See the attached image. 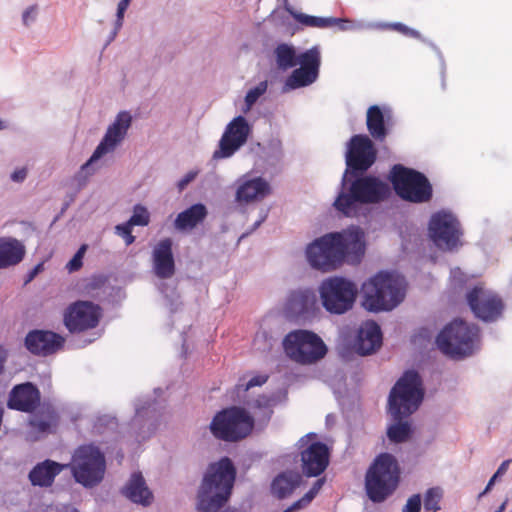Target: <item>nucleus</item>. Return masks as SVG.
<instances>
[{
  "label": "nucleus",
  "instance_id": "obj_1",
  "mask_svg": "<svg viewBox=\"0 0 512 512\" xmlns=\"http://www.w3.org/2000/svg\"><path fill=\"white\" fill-rule=\"evenodd\" d=\"M364 253V232L358 227L327 233L306 249L310 265L323 272L333 271L344 262L359 263Z\"/></svg>",
  "mask_w": 512,
  "mask_h": 512
},
{
  "label": "nucleus",
  "instance_id": "obj_2",
  "mask_svg": "<svg viewBox=\"0 0 512 512\" xmlns=\"http://www.w3.org/2000/svg\"><path fill=\"white\" fill-rule=\"evenodd\" d=\"M423 396L422 380L416 371H406L395 383L388 399L389 412L395 421L387 428V437L391 442L398 444L410 439L411 424L403 419L418 409Z\"/></svg>",
  "mask_w": 512,
  "mask_h": 512
},
{
  "label": "nucleus",
  "instance_id": "obj_3",
  "mask_svg": "<svg viewBox=\"0 0 512 512\" xmlns=\"http://www.w3.org/2000/svg\"><path fill=\"white\" fill-rule=\"evenodd\" d=\"M235 479L236 469L230 458L211 463L197 492V510L218 512L230 499Z\"/></svg>",
  "mask_w": 512,
  "mask_h": 512
},
{
  "label": "nucleus",
  "instance_id": "obj_4",
  "mask_svg": "<svg viewBox=\"0 0 512 512\" xmlns=\"http://www.w3.org/2000/svg\"><path fill=\"white\" fill-rule=\"evenodd\" d=\"M275 56L277 66L281 70L285 71L299 65L285 81L289 89L307 87L317 80L321 65V52L318 46L297 54L293 46L283 43L276 47Z\"/></svg>",
  "mask_w": 512,
  "mask_h": 512
},
{
  "label": "nucleus",
  "instance_id": "obj_5",
  "mask_svg": "<svg viewBox=\"0 0 512 512\" xmlns=\"http://www.w3.org/2000/svg\"><path fill=\"white\" fill-rule=\"evenodd\" d=\"M363 307L370 312L389 311L405 296V282L400 276L380 272L363 284Z\"/></svg>",
  "mask_w": 512,
  "mask_h": 512
},
{
  "label": "nucleus",
  "instance_id": "obj_6",
  "mask_svg": "<svg viewBox=\"0 0 512 512\" xmlns=\"http://www.w3.org/2000/svg\"><path fill=\"white\" fill-rule=\"evenodd\" d=\"M391 195L388 183L376 176L365 175L356 178L349 192H341L334 201V207L348 217L357 213V203L376 204L387 200Z\"/></svg>",
  "mask_w": 512,
  "mask_h": 512
},
{
  "label": "nucleus",
  "instance_id": "obj_7",
  "mask_svg": "<svg viewBox=\"0 0 512 512\" xmlns=\"http://www.w3.org/2000/svg\"><path fill=\"white\" fill-rule=\"evenodd\" d=\"M400 470L396 458L389 453L378 455L365 475V489L369 499L379 503L398 486Z\"/></svg>",
  "mask_w": 512,
  "mask_h": 512
},
{
  "label": "nucleus",
  "instance_id": "obj_8",
  "mask_svg": "<svg viewBox=\"0 0 512 512\" xmlns=\"http://www.w3.org/2000/svg\"><path fill=\"white\" fill-rule=\"evenodd\" d=\"M479 340V329L474 324L455 319L446 325L436 338L439 350L453 359L470 356Z\"/></svg>",
  "mask_w": 512,
  "mask_h": 512
},
{
  "label": "nucleus",
  "instance_id": "obj_9",
  "mask_svg": "<svg viewBox=\"0 0 512 512\" xmlns=\"http://www.w3.org/2000/svg\"><path fill=\"white\" fill-rule=\"evenodd\" d=\"M254 424L253 416L245 408L230 406L214 415L209 429L218 440L238 442L251 434Z\"/></svg>",
  "mask_w": 512,
  "mask_h": 512
},
{
  "label": "nucleus",
  "instance_id": "obj_10",
  "mask_svg": "<svg viewBox=\"0 0 512 512\" xmlns=\"http://www.w3.org/2000/svg\"><path fill=\"white\" fill-rule=\"evenodd\" d=\"M285 355L300 365H312L327 354V346L319 335L305 329L290 331L282 340Z\"/></svg>",
  "mask_w": 512,
  "mask_h": 512
},
{
  "label": "nucleus",
  "instance_id": "obj_11",
  "mask_svg": "<svg viewBox=\"0 0 512 512\" xmlns=\"http://www.w3.org/2000/svg\"><path fill=\"white\" fill-rule=\"evenodd\" d=\"M76 482L92 488L104 478L106 460L100 449L93 444H84L75 449L68 465Z\"/></svg>",
  "mask_w": 512,
  "mask_h": 512
},
{
  "label": "nucleus",
  "instance_id": "obj_12",
  "mask_svg": "<svg viewBox=\"0 0 512 512\" xmlns=\"http://www.w3.org/2000/svg\"><path fill=\"white\" fill-rule=\"evenodd\" d=\"M389 179L397 195L404 200L424 203L432 198V186L421 172L397 164L393 166Z\"/></svg>",
  "mask_w": 512,
  "mask_h": 512
},
{
  "label": "nucleus",
  "instance_id": "obj_13",
  "mask_svg": "<svg viewBox=\"0 0 512 512\" xmlns=\"http://www.w3.org/2000/svg\"><path fill=\"white\" fill-rule=\"evenodd\" d=\"M319 293L323 307L332 314L340 315L353 307L358 288L352 281L334 276L322 281Z\"/></svg>",
  "mask_w": 512,
  "mask_h": 512
},
{
  "label": "nucleus",
  "instance_id": "obj_14",
  "mask_svg": "<svg viewBox=\"0 0 512 512\" xmlns=\"http://www.w3.org/2000/svg\"><path fill=\"white\" fill-rule=\"evenodd\" d=\"M428 233L433 243L441 250L452 251L462 245V230L458 219L450 212L438 211L429 221Z\"/></svg>",
  "mask_w": 512,
  "mask_h": 512
},
{
  "label": "nucleus",
  "instance_id": "obj_15",
  "mask_svg": "<svg viewBox=\"0 0 512 512\" xmlns=\"http://www.w3.org/2000/svg\"><path fill=\"white\" fill-rule=\"evenodd\" d=\"M102 309L91 301L78 300L65 310L63 322L70 333H82L98 326Z\"/></svg>",
  "mask_w": 512,
  "mask_h": 512
},
{
  "label": "nucleus",
  "instance_id": "obj_16",
  "mask_svg": "<svg viewBox=\"0 0 512 512\" xmlns=\"http://www.w3.org/2000/svg\"><path fill=\"white\" fill-rule=\"evenodd\" d=\"M377 159V149L372 140L364 134L353 135L345 155L346 165L352 175L366 172Z\"/></svg>",
  "mask_w": 512,
  "mask_h": 512
},
{
  "label": "nucleus",
  "instance_id": "obj_17",
  "mask_svg": "<svg viewBox=\"0 0 512 512\" xmlns=\"http://www.w3.org/2000/svg\"><path fill=\"white\" fill-rule=\"evenodd\" d=\"M466 299L475 317L485 322L496 321L504 310L501 297L481 285L468 291Z\"/></svg>",
  "mask_w": 512,
  "mask_h": 512
},
{
  "label": "nucleus",
  "instance_id": "obj_18",
  "mask_svg": "<svg viewBox=\"0 0 512 512\" xmlns=\"http://www.w3.org/2000/svg\"><path fill=\"white\" fill-rule=\"evenodd\" d=\"M251 133V127L244 116L235 117L225 128L219 141V149L213 153L214 159L231 157L246 142Z\"/></svg>",
  "mask_w": 512,
  "mask_h": 512
},
{
  "label": "nucleus",
  "instance_id": "obj_19",
  "mask_svg": "<svg viewBox=\"0 0 512 512\" xmlns=\"http://www.w3.org/2000/svg\"><path fill=\"white\" fill-rule=\"evenodd\" d=\"M132 117L126 112H120L115 121L108 127L102 141L96 147L90 159L82 166V169L88 167L92 162L98 160L103 155L113 151L115 147L124 139L131 125Z\"/></svg>",
  "mask_w": 512,
  "mask_h": 512
},
{
  "label": "nucleus",
  "instance_id": "obj_20",
  "mask_svg": "<svg viewBox=\"0 0 512 512\" xmlns=\"http://www.w3.org/2000/svg\"><path fill=\"white\" fill-rule=\"evenodd\" d=\"M317 308L316 294L312 289L299 288L289 292L283 311L292 320L306 319L313 315Z\"/></svg>",
  "mask_w": 512,
  "mask_h": 512
},
{
  "label": "nucleus",
  "instance_id": "obj_21",
  "mask_svg": "<svg viewBox=\"0 0 512 512\" xmlns=\"http://www.w3.org/2000/svg\"><path fill=\"white\" fill-rule=\"evenodd\" d=\"M65 339L52 331L33 330L25 337V346L29 352L38 356L54 354L64 345Z\"/></svg>",
  "mask_w": 512,
  "mask_h": 512
},
{
  "label": "nucleus",
  "instance_id": "obj_22",
  "mask_svg": "<svg viewBox=\"0 0 512 512\" xmlns=\"http://www.w3.org/2000/svg\"><path fill=\"white\" fill-rule=\"evenodd\" d=\"M302 471L308 477H316L329 464V450L322 442H313L301 451Z\"/></svg>",
  "mask_w": 512,
  "mask_h": 512
},
{
  "label": "nucleus",
  "instance_id": "obj_23",
  "mask_svg": "<svg viewBox=\"0 0 512 512\" xmlns=\"http://www.w3.org/2000/svg\"><path fill=\"white\" fill-rule=\"evenodd\" d=\"M40 391L31 382L18 384L9 394L8 407L21 412H33L40 403Z\"/></svg>",
  "mask_w": 512,
  "mask_h": 512
},
{
  "label": "nucleus",
  "instance_id": "obj_24",
  "mask_svg": "<svg viewBox=\"0 0 512 512\" xmlns=\"http://www.w3.org/2000/svg\"><path fill=\"white\" fill-rule=\"evenodd\" d=\"M171 238L160 240L152 252L153 270L160 279H169L175 274V261Z\"/></svg>",
  "mask_w": 512,
  "mask_h": 512
},
{
  "label": "nucleus",
  "instance_id": "obj_25",
  "mask_svg": "<svg viewBox=\"0 0 512 512\" xmlns=\"http://www.w3.org/2000/svg\"><path fill=\"white\" fill-rule=\"evenodd\" d=\"M382 332L380 326L374 321L364 322L359 330L355 342V350L360 355H370L381 347Z\"/></svg>",
  "mask_w": 512,
  "mask_h": 512
},
{
  "label": "nucleus",
  "instance_id": "obj_26",
  "mask_svg": "<svg viewBox=\"0 0 512 512\" xmlns=\"http://www.w3.org/2000/svg\"><path fill=\"white\" fill-rule=\"evenodd\" d=\"M121 493L131 502L147 507L153 503L154 495L146 484L141 472H134Z\"/></svg>",
  "mask_w": 512,
  "mask_h": 512
},
{
  "label": "nucleus",
  "instance_id": "obj_27",
  "mask_svg": "<svg viewBox=\"0 0 512 512\" xmlns=\"http://www.w3.org/2000/svg\"><path fill=\"white\" fill-rule=\"evenodd\" d=\"M65 467L66 465L47 459L33 467L28 477L33 486L50 487Z\"/></svg>",
  "mask_w": 512,
  "mask_h": 512
},
{
  "label": "nucleus",
  "instance_id": "obj_28",
  "mask_svg": "<svg viewBox=\"0 0 512 512\" xmlns=\"http://www.w3.org/2000/svg\"><path fill=\"white\" fill-rule=\"evenodd\" d=\"M270 192L269 184L261 177L245 181L237 190L236 198L239 202H251L262 199Z\"/></svg>",
  "mask_w": 512,
  "mask_h": 512
},
{
  "label": "nucleus",
  "instance_id": "obj_29",
  "mask_svg": "<svg viewBox=\"0 0 512 512\" xmlns=\"http://www.w3.org/2000/svg\"><path fill=\"white\" fill-rule=\"evenodd\" d=\"M207 213L204 204H194L177 215L174 226L180 231L194 229L198 224L204 221Z\"/></svg>",
  "mask_w": 512,
  "mask_h": 512
},
{
  "label": "nucleus",
  "instance_id": "obj_30",
  "mask_svg": "<svg viewBox=\"0 0 512 512\" xmlns=\"http://www.w3.org/2000/svg\"><path fill=\"white\" fill-rule=\"evenodd\" d=\"M302 480L298 472L286 471L279 474L271 484V491L279 499L288 497L300 485Z\"/></svg>",
  "mask_w": 512,
  "mask_h": 512
},
{
  "label": "nucleus",
  "instance_id": "obj_31",
  "mask_svg": "<svg viewBox=\"0 0 512 512\" xmlns=\"http://www.w3.org/2000/svg\"><path fill=\"white\" fill-rule=\"evenodd\" d=\"M25 255L24 246L16 239H0V268L18 264Z\"/></svg>",
  "mask_w": 512,
  "mask_h": 512
},
{
  "label": "nucleus",
  "instance_id": "obj_32",
  "mask_svg": "<svg viewBox=\"0 0 512 512\" xmlns=\"http://www.w3.org/2000/svg\"><path fill=\"white\" fill-rule=\"evenodd\" d=\"M367 129L376 141H384L388 132L382 110L377 105H372L367 110Z\"/></svg>",
  "mask_w": 512,
  "mask_h": 512
},
{
  "label": "nucleus",
  "instance_id": "obj_33",
  "mask_svg": "<svg viewBox=\"0 0 512 512\" xmlns=\"http://www.w3.org/2000/svg\"><path fill=\"white\" fill-rule=\"evenodd\" d=\"M292 16L299 24L307 27L328 28L340 25L343 22L341 19L334 17H318L304 13H292Z\"/></svg>",
  "mask_w": 512,
  "mask_h": 512
},
{
  "label": "nucleus",
  "instance_id": "obj_34",
  "mask_svg": "<svg viewBox=\"0 0 512 512\" xmlns=\"http://www.w3.org/2000/svg\"><path fill=\"white\" fill-rule=\"evenodd\" d=\"M59 417L54 410L48 409L43 411L40 415H36L31 421L30 425L35 430L41 433L50 432L58 424Z\"/></svg>",
  "mask_w": 512,
  "mask_h": 512
},
{
  "label": "nucleus",
  "instance_id": "obj_35",
  "mask_svg": "<svg viewBox=\"0 0 512 512\" xmlns=\"http://www.w3.org/2000/svg\"><path fill=\"white\" fill-rule=\"evenodd\" d=\"M443 497V491L439 487L429 488L424 495V509L430 512L440 510V501Z\"/></svg>",
  "mask_w": 512,
  "mask_h": 512
},
{
  "label": "nucleus",
  "instance_id": "obj_36",
  "mask_svg": "<svg viewBox=\"0 0 512 512\" xmlns=\"http://www.w3.org/2000/svg\"><path fill=\"white\" fill-rule=\"evenodd\" d=\"M127 222L131 226H147L150 222V214L147 208L140 204L135 205L133 215Z\"/></svg>",
  "mask_w": 512,
  "mask_h": 512
},
{
  "label": "nucleus",
  "instance_id": "obj_37",
  "mask_svg": "<svg viewBox=\"0 0 512 512\" xmlns=\"http://www.w3.org/2000/svg\"><path fill=\"white\" fill-rule=\"evenodd\" d=\"M267 90V82L262 81L256 87L250 89L245 96L247 110L262 96Z\"/></svg>",
  "mask_w": 512,
  "mask_h": 512
},
{
  "label": "nucleus",
  "instance_id": "obj_38",
  "mask_svg": "<svg viewBox=\"0 0 512 512\" xmlns=\"http://www.w3.org/2000/svg\"><path fill=\"white\" fill-rule=\"evenodd\" d=\"M384 27L386 29L397 31L407 37L416 38V39L421 38V34L418 31H416L412 28H409L408 26H406L405 24L400 23V22L388 23V24H385Z\"/></svg>",
  "mask_w": 512,
  "mask_h": 512
},
{
  "label": "nucleus",
  "instance_id": "obj_39",
  "mask_svg": "<svg viewBox=\"0 0 512 512\" xmlns=\"http://www.w3.org/2000/svg\"><path fill=\"white\" fill-rule=\"evenodd\" d=\"M87 246L83 244L75 253L73 258L67 263L66 268L69 272L78 271L83 265V257L86 252Z\"/></svg>",
  "mask_w": 512,
  "mask_h": 512
},
{
  "label": "nucleus",
  "instance_id": "obj_40",
  "mask_svg": "<svg viewBox=\"0 0 512 512\" xmlns=\"http://www.w3.org/2000/svg\"><path fill=\"white\" fill-rule=\"evenodd\" d=\"M132 227L133 226L128 222L119 224L115 227L116 234L124 239L127 246L133 244L135 241V236L132 235Z\"/></svg>",
  "mask_w": 512,
  "mask_h": 512
},
{
  "label": "nucleus",
  "instance_id": "obj_41",
  "mask_svg": "<svg viewBox=\"0 0 512 512\" xmlns=\"http://www.w3.org/2000/svg\"><path fill=\"white\" fill-rule=\"evenodd\" d=\"M421 509V497L419 494L412 495L403 508V512H419Z\"/></svg>",
  "mask_w": 512,
  "mask_h": 512
},
{
  "label": "nucleus",
  "instance_id": "obj_42",
  "mask_svg": "<svg viewBox=\"0 0 512 512\" xmlns=\"http://www.w3.org/2000/svg\"><path fill=\"white\" fill-rule=\"evenodd\" d=\"M38 14V6L31 5L22 14V21L24 25L28 26L30 23L36 20Z\"/></svg>",
  "mask_w": 512,
  "mask_h": 512
},
{
  "label": "nucleus",
  "instance_id": "obj_43",
  "mask_svg": "<svg viewBox=\"0 0 512 512\" xmlns=\"http://www.w3.org/2000/svg\"><path fill=\"white\" fill-rule=\"evenodd\" d=\"M131 0H120L117 7V19H116V29H119L122 26L124 13L127 10Z\"/></svg>",
  "mask_w": 512,
  "mask_h": 512
},
{
  "label": "nucleus",
  "instance_id": "obj_44",
  "mask_svg": "<svg viewBox=\"0 0 512 512\" xmlns=\"http://www.w3.org/2000/svg\"><path fill=\"white\" fill-rule=\"evenodd\" d=\"M267 380H268V376H266V375H258V376H255V377L251 378L246 383V385H244V386L238 385L237 388L239 389L240 387H242L243 391H248L250 388H252L254 386H261V385H263L264 383H266Z\"/></svg>",
  "mask_w": 512,
  "mask_h": 512
},
{
  "label": "nucleus",
  "instance_id": "obj_45",
  "mask_svg": "<svg viewBox=\"0 0 512 512\" xmlns=\"http://www.w3.org/2000/svg\"><path fill=\"white\" fill-rule=\"evenodd\" d=\"M28 174L26 167L17 168L10 176L11 180L16 183H22Z\"/></svg>",
  "mask_w": 512,
  "mask_h": 512
},
{
  "label": "nucleus",
  "instance_id": "obj_46",
  "mask_svg": "<svg viewBox=\"0 0 512 512\" xmlns=\"http://www.w3.org/2000/svg\"><path fill=\"white\" fill-rule=\"evenodd\" d=\"M195 177V174L190 172L188 173L184 178H182L179 183L178 187L180 190H183Z\"/></svg>",
  "mask_w": 512,
  "mask_h": 512
},
{
  "label": "nucleus",
  "instance_id": "obj_47",
  "mask_svg": "<svg viewBox=\"0 0 512 512\" xmlns=\"http://www.w3.org/2000/svg\"><path fill=\"white\" fill-rule=\"evenodd\" d=\"M511 462H512V460H511V459H507V460L503 461V462L501 463V465L498 467L497 471L495 472V473H496V476H499V477H500V476H502L503 474H505V473H506V471L508 470L509 465H510V463H511Z\"/></svg>",
  "mask_w": 512,
  "mask_h": 512
},
{
  "label": "nucleus",
  "instance_id": "obj_48",
  "mask_svg": "<svg viewBox=\"0 0 512 512\" xmlns=\"http://www.w3.org/2000/svg\"><path fill=\"white\" fill-rule=\"evenodd\" d=\"M7 359V351L0 345V374L4 370V364Z\"/></svg>",
  "mask_w": 512,
  "mask_h": 512
},
{
  "label": "nucleus",
  "instance_id": "obj_49",
  "mask_svg": "<svg viewBox=\"0 0 512 512\" xmlns=\"http://www.w3.org/2000/svg\"><path fill=\"white\" fill-rule=\"evenodd\" d=\"M324 479H318L315 481V483L313 484V486L310 488L311 489V494H318L319 490L322 488L323 484H324Z\"/></svg>",
  "mask_w": 512,
  "mask_h": 512
},
{
  "label": "nucleus",
  "instance_id": "obj_50",
  "mask_svg": "<svg viewBox=\"0 0 512 512\" xmlns=\"http://www.w3.org/2000/svg\"><path fill=\"white\" fill-rule=\"evenodd\" d=\"M300 508H302V500L296 501L295 503H293L290 507H288L283 512H293V511L298 510Z\"/></svg>",
  "mask_w": 512,
  "mask_h": 512
},
{
  "label": "nucleus",
  "instance_id": "obj_51",
  "mask_svg": "<svg viewBox=\"0 0 512 512\" xmlns=\"http://www.w3.org/2000/svg\"><path fill=\"white\" fill-rule=\"evenodd\" d=\"M317 494H311V489L305 494V496L301 499L302 505L305 503H309Z\"/></svg>",
  "mask_w": 512,
  "mask_h": 512
},
{
  "label": "nucleus",
  "instance_id": "obj_52",
  "mask_svg": "<svg viewBox=\"0 0 512 512\" xmlns=\"http://www.w3.org/2000/svg\"><path fill=\"white\" fill-rule=\"evenodd\" d=\"M499 476H496V473L491 477V479L489 480L485 490H484V493H486L487 491H489L491 489V487L493 486L495 480L498 478Z\"/></svg>",
  "mask_w": 512,
  "mask_h": 512
},
{
  "label": "nucleus",
  "instance_id": "obj_53",
  "mask_svg": "<svg viewBox=\"0 0 512 512\" xmlns=\"http://www.w3.org/2000/svg\"><path fill=\"white\" fill-rule=\"evenodd\" d=\"M40 267H41V265L39 264L33 268V270L29 273V277H28L27 281H31L36 276V274L40 270Z\"/></svg>",
  "mask_w": 512,
  "mask_h": 512
},
{
  "label": "nucleus",
  "instance_id": "obj_54",
  "mask_svg": "<svg viewBox=\"0 0 512 512\" xmlns=\"http://www.w3.org/2000/svg\"><path fill=\"white\" fill-rule=\"evenodd\" d=\"M506 506V501L501 504V506L495 512H503Z\"/></svg>",
  "mask_w": 512,
  "mask_h": 512
},
{
  "label": "nucleus",
  "instance_id": "obj_55",
  "mask_svg": "<svg viewBox=\"0 0 512 512\" xmlns=\"http://www.w3.org/2000/svg\"><path fill=\"white\" fill-rule=\"evenodd\" d=\"M257 405L260 406L262 403H261V400L260 399H257Z\"/></svg>",
  "mask_w": 512,
  "mask_h": 512
},
{
  "label": "nucleus",
  "instance_id": "obj_56",
  "mask_svg": "<svg viewBox=\"0 0 512 512\" xmlns=\"http://www.w3.org/2000/svg\"><path fill=\"white\" fill-rule=\"evenodd\" d=\"M2 127H3V123H2V121L0 120V129H2Z\"/></svg>",
  "mask_w": 512,
  "mask_h": 512
},
{
  "label": "nucleus",
  "instance_id": "obj_57",
  "mask_svg": "<svg viewBox=\"0 0 512 512\" xmlns=\"http://www.w3.org/2000/svg\"><path fill=\"white\" fill-rule=\"evenodd\" d=\"M72 512H78L77 510H73Z\"/></svg>",
  "mask_w": 512,
  "mask_h": 512
}]
</instances>
